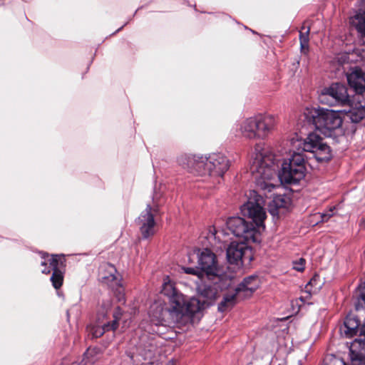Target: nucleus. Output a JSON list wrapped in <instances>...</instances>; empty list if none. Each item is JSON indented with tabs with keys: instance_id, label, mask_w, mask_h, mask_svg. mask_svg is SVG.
<instances>
[{
	"instance_id": "ea45409f",
	"label": "nucleus",
	"mask_w": 365,
	"mask_h": 365,
	"mask_svg": "<svg viewBox=\"0 0 365 365\" xmlns=\"http://www.w3.org/2000/svg\"><path fill=\"white\" fill-rule=\"evenodd\" d=\"M269 185L272 186V187H276L275 184H269Z\"/></svg>"
},
{
	"instance_id": "393cba45",
	"label": "nucleus",
	"mask_w": 365,
	"mask_h": 365,
	"mask_svg": "<svg viewBox=\"0 0 365 365\" xmlns=\"http://www.w3.org/2000/svg\"><path fill=\"white\" fill-rule=\"evenodd\" d=\"M355 307L356 310L365 308V282L359 286L356 291Z\"/></svg>"
},
{
	"instance_id": "e433bc0d",
	"label": "nucleus",
	"mask_w": 365,
	"mask_h": 365,
	"mask_svg": "<svg viewBox=\"0 0 365 365\" xmlns=\"http://www.w3.org/2000/svg\"><path fill=\"white\" fill-rule=\"evenodd\" d=\"M300 46H301V50L302 52H305V51L308 50V46H309L308 43L304 44L302 43H300Z\"/></svg>"
},
{
	"instance_id": "412c9836",
	"label": "nucleus",
	"mask_w": 365,
	"mask_h": 365,
	"mask_svg": "<svg viewBox=\"0 0 365 365\" xmlns=\"http://www.w3.org/2000/svg\"><path fill=\"white\" fill-rule=\"evenodd\" d=\"M245 298L235 289L234 292L226 294L222 302L218 305V310L221 312H225L232 308L237 303L238 299Z\"/></svg>"
},
{
	"instance_id": "a878e982",
	"label": "nucleus",
	"mask_w": 365,
	"mask_h": 365,
	"mask_svg": "<svg viewBox=\"0 0 365 365\" xmlns=\"http://www.w3.org/2000/svg\"><path fill=\"white\" fill-rule=\"evenodd\" d=\"M112 330L110 322L104 323L103 324H98L91 327L90 332L93 337L98 338L101 336L106 331Z\"/></svg>"
},
{
	"instance_id": "7ed1b4c3",
	"label": "nucleus",
	"mask_w": 365,
	"mask_h": 365,
	"mask_svg": "<svg viewBox=\"0 0 365 365\" xmlns=\"http://www.w3.org/2000/svg\"><path fill=\"white\" fill-rule=\"evenodd\" d=\"M178 163L193 175L212 178H222L230 167V160L221 153L183 154L178 157Z\"/></svg>"
},
{
	"instance_id": "9b49d317",
	"label": "nucleus",
	"mask_w": 365,
	"mask_h": 365,
	"mask_svg": "<svg viewBox=\"0 0 365 365\" xmlns=\"http://www.w3.org/2000/svg\"><path fill=\"white\" fill-rule=\"evenodd\" d=\"M349 357L351 365H365V324L360 327L358 338L350 345Z\"/></svg>"
},
{
	"instance_id": "2f4dec72",
	"label": "nucleus",
	"mask_w": 365,
	"mask_h": 365,
	"mask_svg": "<svg viewBox=\"0 0 365 365\" xmlns=\"http://www.w3.org/2000/svg\"><path fill=\"white\" fill-rule=\"evenodd\" d=\"M112 307V302L110 299H107L106 300H104L103 302H102V304H101V311H99V314L100 315H102L103 317H104L108 310L111 308Z\"/></svg>"
},
{
	"instance_id": "58836bf2",
	"label": "nucleus",
	"mask_w": 365,
	"mask_h": 365,
	"mask_svg": "<svg viewBox=\"0 0 365 365\" xmlns=\"http://www.w3.org/2000/svg\"><path fill=\"white\" fill-rule=\"evenodd\" d=\"M167 365H175L174 364V362L173 361H170L168 362V364Z\"/></svg>"
},
{
	"instance_id": "72a5a7b5",
	"label": "nucleus",
	"mask_w": 365,
	"mask_h": 365,
	"mask_svg": "<svg viewBox=\"0 0 365 365\" xmlns=\"http://www.w3.org/2000/svg\"><path fill=\"white\" fill-rule=\"evenodd\" d=\"M309 28H307V31L304 33L300 32L299 40L300 43L304 44L309 43Z\"/></svg>"
},
{
	"instance_id": "423d86ee",
	"label": "nucleus",
	"mask_w": 365,
	"mask_h": 365,
	"mask_svg": "<svg viewBox=\"0 0 365 365\" xmlns=\"http://www.w3.org/2000/svg\"><path fill=\"white\" fill-rule=\"evenodd\" d=\"M157 196L153 197V205L148 204L136 220L142 237L147 239L155 233L156 217L160 215L159 206L155 202Z\"/></svg>"
},
{
	"instance_id": "4be33fe9",
	"label": "nucleus",
	"mask_w": 365,
	"mask_h": 365,
	"mask_svg": "<svg viewBox=\"0 0 365 365\" xmlns=\"http://www.w3.org/2000/svg\"><path fill=\"white\" fill-rule=\"evenodd\" d=\"M350 24L358 32L359 37L365 43V12H358L350 19Z\"/></svg>"
},
{
	"instance_id": "6e6552de",
	"label": "nucleus",
	"mask_w": 365,
	"mask_h": 365,
	"mask_svg": "<svg viewBox=\"0 0 365 365\" xmlns=\"http://www.w3.org/2000/svg\"><path fill=\"white\" fill-rule=\"evenodd\" d=\"M319 101L330 106L346 105L349 102L346 87L341 83H333L323 90L319 96Z\"/></svg>"
},
{
	"instance_id": "aec40b11",
	"label": "nucleus",
	"mask_w": 365,
	"mask_h": 365,
	"mask_svg": "<svg viewBox=\"0 0 365 365\" xmlns=\"http://www.w3.org/2000/svg\"><path fill=\"white\" fill-rule=\"evenodd\" d=\"M259 279L255 276H250L244 280L236 288L242 297H248L258 288Z\"/></svg>"
},
{
	"instance_id": "0eeeda50",
	"label": "nucleus",
	"mask_w": 365,
	"mask_h": 365,
	"mask_svg": "<svg viewBox=\"0 0 365 365\" xmlns=\"http://www.w3.org/2000/svg\"><path fill=\"white\" fill-rule=\"evenodd\" d=\"M197 263L200 269L207 279H220L221 270L219 268L216 255L205 248L197 252Z\"/></svg>"
},
{
	"instance_id": "f8f14e48",
	"label": "nucleus",
	"mask_w": 365,
	"mask_h": 365,
	"mask_svg": "<svg viewBox=\"0 0 365 365\" xmlns=\"http://www.w3.org/2000/svg\"><path fill=\"white\" fill-rule=\"evenodd\" d=\"M220 279H209L212 284H202L197 285L199 293L207 299H213L219 291H222L230 286L231 279L227 276H220Z\"/></svg>"
},
{
	"instance_id": "5701e85b",
	"label": "nucleus",
	"mask_w": 365,
	"mask_h": 365,
	"mask_svg": "<svg viewBox=\"0 0 365 365\" xmlns=\"http://www.w3.org/2000/svg\"><path fill=\"white\" fill-rule=\"evenodd\" d=\"M346 115L353 123H359L365 117V102L364 104L358 103L355 106H351L346 111Z\"/></svg>"
},
{
	"instance_id": "9d476101",
	"label": "nucleus",
	"mask_w": 365,
	"mask_h": 365,
	"mask_svg": "<svg viewBox=\"0 0 365 365\" xmlns=\"http://www.w3.org/2000/svg\"><path fill=\"white\" fill-rule=\"evenodd\" d=\"M161 293L168 297L170 305L179 309H187V304L190 302L191 298L185 299L184 295L176 289L174 283L168 277L164 279Z\"/></svg>"
},
{
	"instance_id": "7c9ffc66",
	"label": "nucleus",
	"mask_w": 365,
	"mask_h": 365,
	"mask_svg": "<svg viewBox=\"0 0 365 365\" xmlns=\"http://www.w3.org/2000/svg\"><path fill=\"white\" fill-rule=\"evenodd\" d=\"M112 289H115L116 297H117L118 302L125 303V296H124V292H123L122 285L120 284V282H119L118 285H115V287L112 288Z\"/></svg>"
},
{
	"instance_id": "4c0bfd02",
	"label": "nucleus",
	"mask_w": 365,
	"mask_h": 365,
	"mask_svg": "<svg viewBox=\"0 0 365 365\" xmlns=\"http://www.w3.org/2000/svg\"><path fill=\"white\" fill-rule=\"evenodd\" d=\"M361 225H364L365 226V217H363L361 220Z\"/></svg>"
},
{
	"instance_id": "cd10ccee",
	"label": "nucleus",
	"mask_w": 365,
	"mask_h": 365,
	"mask_svg": "<svg viewBox=\"0 0 365 365\" xmlns=\"http://www.w3.org/2000/svg\"><path fill=\"white\" fill-rule=\"evenodd\" d=\"M182 269L186 274L196 275L202 282L204 281L205 278V276L200 269L199 266L196 267H183Z\"/></svg>"
},
{
	"instance_id": "f704fd0d",
	"label": "nucleus",
	"mask_w": 365,
	"mask_h": 365,
	"mask_svg": "<svg viewBox=\"0 0 365 365\" xmlns=\"http://www.w3.org/2000/svg\"><path fill=\"white\" fill-rule=\"evenodd\" d=\"M332 211H333V210L331 209L328 212L322 213L321 214L322 221L328 220L332 216Z\"/></svg>"
},
{
	"instance_id": "20e7f679",
	"label": "nucleus",
	"mask_w": 365,
	"mask_h": 365,
	"mask_svg": "<svg viewBox=\"0 0 365 365\" xmlns=\"http://www.w3.org/2000/svg\"><path fill=\"white\" fill-rule=\"evenodd\" d=\"M203 305L198 299L192 297L186 312L171 305L164 307L161 302H155L150 306L149 317L151 322L157 327L165 324L184 325L191 320L195 313L200 311Z\"/></svg>"
},
{
	"instance_id": "dca6fc26",
	"label": "nucleus",
	"mask_w": 365,
	"mask_h": 365,
	"mask_svg": "<svg viewBox=\"0 0 365 365\" xmlns=\"http://www.w3.org/2000/svg\"><path fill=\"white\" fill-rule=\"evenodd\" d=\"M115 267L110 264H106L101 266L100 270V276L102 282L108 284L111 288H114L115 285H118L120 279L117 275Z\"/></svg>"
},
{
	"instance_id": "f03ea898",
	"label": "nucleus",
	"mask_w": 365,
	"mask_h": 365,
	"mask_svg": "<svg viewBox=\"0 0 365 365\" xmlns=\"http://www.w3.org/2000/svg\"><path fill=\"white\" fill-rule=\"evenodd\" d=\"M264 203V198L260 195L255 190H250L247 201L241 206L240 211L243 216L251 219L252 222H248L240 217L227 219V229L240 240L231 242L227 247L226 255L230 264L240 266L245 261L251 259V250L248 244L260 242L261 233L265 228L264 221L266 212L263 207Z\"/></svg>"
},
{
	"instance_id": "4468645a",
	"label": "nucleus",
	"mask_w": 365,
	"mask_h": 365,
	"mask_svg": "<svg viewBox=\"0 0 365 365\" xmlns=\"http://www.w3.org/2000/svg\"><path fill=\"white\" fill-rule=\"evenodd\" d=\"M346 76L350 88L356 93L365 92V71L359 67L351 68Z\"/></svg>"
},
{
	"instance_id": "1a4fd4ad",
	"label": "nucleus",
	"mask_w": 365,
	"mask_h": 365,
	"mask_svg": "<svg viewBox=\"0 0 365 365\" xmlns=\"http://www.w3.org/2000/svg\"><path fill=\"white\" fill-rule=\"evenodd\" d=\"M41 265L45 267L41 271L42 273L48 274L53 272L51 277L52 284L56 289L60 288L63 281L62 269L65 267L63 257L60 255H52L51 257L48 256L47 258H44Z\"/></svg>"
},
{
	"instance_id": "c756f323",
	"label": "nucleus",
	"mask_w": 365,
	"mask_h": 365,
	"mask_svg": "<svg viewBox=\"0 0 365 365\" xmlns=\"http://www.w3.org/2000/svg\"><path fill=\"white\" fill-rule=\"evenodd\" d=\"M123 315V310L119 307H116L113 312V320L110 322L112 331H115L118 327V322Z\"/></svg>"
},
{
	"instance_id": "f257e3e1",
	"label": "nucleus",
	"mask_w": 365,
	"mask_h": 365,
	"mask_svg": "<svg viewBox=\"0 0 365 365\" xmlns=\"http://www.w3.org/2000/svg\"><path fill=\"white\" fill-rule=\"evenodd\" d=\"M291 145L293 154L288 161L282 163L279 170V160L263 148L257 144L252 154V161L247 179L250 182H267L276 178L279 182H299L305 176V160L302 152L312 153L319 162L327 161L331 158L329 146L323 142L322 138L316 133H309L304 140L292 138Z\"/></svg>"
},
{
	"instance_id": "b1692460",
	"label": "nucleus",
	"mask_w": 365,
	"mask_h": 365,
	"mask_svg": "<svg viewBox=\"0 0 365 365\" xmlns=\"http://www.w3.org/2000/svg\"><path fill=\"white\" fill-rule=\"evenodd\" d=\"M101 354V349L98 347H90L83 354V362L85 365L95 363Z\"/></svg>"
},
{
	"instance_id": "6ab92c4d",
	"label": "nucleus",
	"mask_w": 365,
	"mask_h": 365,
	"mask_svg": "<svg viewBox=\"0 0 365 365\" xmlns=\"http://www.w3.org/2000/svg\"><path fill=\"white\" fill-rule=\"evenodd\" d=\"M360 322L356 316L349 314L344 319L343 326L340 328V331L346 337H352L359 332Z\"/></svg>"
},
{
	"instance_id": "ddd939ff",
	"label": "nucleus",
	"mask_w": 365,
	"mask_h": 365,
	"mask_svg": "<svg viewBox=\"0 0 365 365\" xmlns=\"http://www.w3.org/2000/svg\"><path fill=\"white\" fill-rule=\"evenodd\" d=\"M257 139H265L275 128L277 120L270 114L255 115Z\"/></svg>"
},
{
	"instance_id": "c85d7f7f",
	"label": "nucleus",
	"mask_w": 365,
	"mask_h": 365,
	"mask_svg": "<svg viewBox=\"0 0 365 365\" xmlns=\"http://www.w3.org/2000/svg\"><path fill=\"white\" fill-rule=\"evenodd\" d=\"M324 365H347L343 359L330 355L324 360Z\"/></svg>"
},
{
	"instance_id": "a19ab883",
	"label": "nucleus",
	"mask_w": 365,
	"mask_h": 365,
	"mask_svg": "<svg viewBox=\"0 0 365 365\" xmlns=\"http://www.w3.org/2000/svg\"><path fill=\"white\" fill-rule=\"evenodd\" d=\"M154 331H155V330L153 329ZM156 332L157 333H159V330H156Z\"/></svg>"
},
{
	"instance_id": "f3484780",
	"label": "nucleus",
	"mask_w": 365,
	"mask_h": 365,
	"mask_svg": "<svg viewBox=\"0 0 365 365\" xmlns=\"http://www.w3.org/2000/svg\"><path fill=\"white\" fill-rule=\"evenodd\" d=\"M238 130L241 135L245 138L250 140L257 139L255 115L243 120L239 124Z\"/></svg>"
},
{
	"instance_id": "2eb2a0df",
	"label": "nucleus",
	"mask_w": 365,
	"mask_h": 365,
	"mask_svg": "<svg viewBox=\"0 0 365 365\" xmlns=\"http://www.w3.org/2000/svg\"><path fill=\"white\" fill-rule=\"evenodd\" d=\"M291 205L292 200L289 196L276 195L269 205V212L274 217H280L289 210Z\"/></svg>"
},
{
	"instance_id": "a211bd4d",
	"label": "nucleus",
	"mask_w": 365,
	"mask_h": 365,
	"mask_svg": "<svg viewBox=\"0 0 365 365\" xmlns=\"http://www.w3.org/2000/svg\"><path fill=\"white\" fill-rule=\"evenodd\" d=\"M154 347L150 346L148 349L142 347L141 344L136 347V352H129L128 356L130 357L133 365H144V361L151 359L153 356Z\"/></svg>"
},
{
	"instance_id": "473e14b6",
	"label": "nucleus",
	"mask_w": 365,
	"mask_h": 365,
	"mask_svg": "<svg viewBox=\"0 0 365 365\" xmlns=\"http://www.w3.org/2000/svg\"><path fill=\"white\" fill-rule=\"evenodd\" d=\"M305 259L303 258L299 259L294 262L293 268L297 271L302 272L304 269Z\"/></svg>"
},
{
	"instance_id": "39448f33",
	"label": "nucleus",
	"mask_w": 365,
	"mask_h": 365,
	"mask_svg": "<svg viewBox=\"0 0 365 365\" xmlns=\"http://www.w3.org/2000/svg\"><path fill=\"white\" fill-rule=\"evenodd\" d=\"M305 119L314 125L316 130L327 137L339 128L342 119L338 112L332 110L306 108L304 112Z\"/></svg>"
},
{
	"instance_id": "bb28decb",
	"label": "nucleus",
	"mask_w": 365,
	"mask_h": 365,
	"mask_svg": "<svg viewBox=\"0 0 365 365\" xmlns=\"http://www.w3.org/2000/svg\"><path fill=\"white\" fill-rule=\"evenodd\" d=\"M322 282L319 279V277L317 275L314 276L309 283L306 285L305 289L306 292L309 294L317 292L322 287Z\"/></svg>"
},
{
	"instance_id": "c9c22d12",
	"label": "nucleus",
	"mask_w": 365,
	"mask_h": 365,
	"mask_svg": "<svg viewBox=\"0 0 365 365\" xmlns=\"http://www.w3.org/2000/svg\"><path fill=\"white\" fill-rule=\"evenodd\" d=\"M215 234H216V231L215 230V228H210V230H209V233H208V235H207V238L208 240H211V239H215Z\"/></svg>"
}]
</instances>
